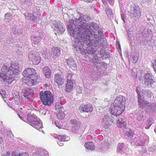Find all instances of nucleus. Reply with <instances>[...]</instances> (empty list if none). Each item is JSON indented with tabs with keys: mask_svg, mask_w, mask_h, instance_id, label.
Segmentation results:
<instances>
[{
	"mask_svg": "<svg viewBox=\"0 0 156 156\" xmlns=\"http://www.w3.org/2000/svg\"><path fill=\"white\" fill-rule=\"evenodd\" d=\"M90 18L87 15H84L80 16V18L76 19L74 21L73 20H69L67 21V25L68 30L70 32V35L72 38L80 37L83 39L86 37L87 40H88L89 36L87 34H90L88 30H86L87 23Z\"/></svg>",
	"mask_w": 156,
	"mask_h": 156,
	"instance_id": "nucleus-1",
	"label": "nucleus"
},
{
	"mask_svg": "<svg viewBox=\"0 0 156 156\" xmlns=\"http://www.w3.org/2000/svg\"><path fill=\"white\" fill-rule=\"evenodd\" d=\"M1 70L2 73H0V78L4 81L11 83L16 79L15 76L19 73L18 67L15 63L12 64L6 62L4 64Z\"/></svg>",
	"mask_w": 156,
	"mask_h": 156,
	"instance_id": "nucleus-2",
	"label": "nucleus"
},
{
	"mask_svg": "<svg viewBox=\"0 0 156 156\" xmlns=\"http://www.w3.org/2000/svg\"><path fill=\"white\" fill-rule=\"evenodd\" d=\"M87 28L86 30H88L90 31V34H92L90 35V34H87V35L89 36V37L88 40L87 41L85 37V39H86L85 43L84 44V45H85L87 44L88 42H89L90 40H91V37L94 38V37H97L98 34H100L102 35L103 33L102 32V29L101 28L99 27L98 25L96 23L94 22H90L87 23Z\"/></svg>",
	"mask_w": 156,
	"mask_h": 156,
	"instance_id": "nucleus-3",
	"label": "nucleus"
},
{
	"mask_svg": "<svg viewBox=\"0 0 156 156\" xmlns=\"http://www.w3.org/2000/svg\"><path fill=\"white\" fill-rule=\"evenodd\" d=\"M97 37H94L93 38H92L88 42L87 44L84 45L87 46V45H92L94 48L97 49L101 47H104L107 44L106 39L104 38L103 34L102 35L100 34H98Z\"/></svg>",
	"mask_w": 156,
	"mask_h": 156,
	"instance_id": "nucleus-4",
	"label": "nucleus"
},
{
	"mask_svg": "<svg viewBox=\"0 0 156 156\" xmlns=\"http://www.w3.org/2000/svg\"><path fill=\"white\" fill-rule=\"evenodd\" d=\"M72 40L74 41V46L75 47L76 51H79L83 55H87V50L85 49L87 48L88 47H91L92 48H94V47L92 45H87L85 46L84 45V44L86 43L85 38L81 39L80 37L76 38H72Z\"/></svg>",
	"mask_w": 156,
	"mask_h": 156,
	"instance_id": "nucleus-5",
	"label": "nucleus"
},
{
	"mask_svg": "<svg viewBox=\"0 0 156 156\" xmlns=\"http://www.w3.org/2000/svg\"><path fill=\"white\" fill-rule=\"evenodd\" d=\"M40 97L43 105L49 106L53 101V96L49 91H41L40 93Z\"/></svg>",
	"mask_w": 156,
	"mask_h": 156,
	"instance_id": "nucleus-6",
	"label": "nucleus"
},
{
	"mask_svg": "<svg viewBox=\"0 0 156 156\" xmlns=\"http://www.w3.org/2000/svg\"><path fill=\"white\" fill-rule=\"evenodd\" d=\"M24 15L27 20L31 23H36L40 19V12L37 9H35L33 13L26 12Z\"/></svg>",
	"mask_w": 156,
	"mask_h": 156,
	"instance_id": "nucleus-7",
	"label": "nucleus"
},
{
	"mask_svg": "<svg viewBox=\"0 0 156 156\" xmlns=\"http://www.w3.org/2000/svg\"><path fill=\"white\" fill-rule=\"evenodd\" d=\"M36 117L35 115L33 116L28 114L27 115V120L31 123L32 126L37 129H39L41 128L42 124L40 122V119Z\"/></svg>",
	"mask_w": 156,
	"mask_h": 156,
	"instance_id": "nucleus-8",
	"label": "nucleus"
},
{
	"mask_svg": "<svg viewBox=\"0 0 156 156\" xmlns=\"http://www.w3.org/2000/svg\"><path fill=\"white\" fill-rule=\"evenodd\" d=\"M51 23L52 28L57 31V33L59 34H62L65 30V28L63 27L62 23L58 20L52 21Z\"/></svg>",
	"mask_w": 156,
	"mask_h": 156,
	"instance_id": "nucleus-9",
	"label": "nucleus"
},
{
	"mask_svg": "<svg viewBox=\"0 0 156 156\" xmlns=\"http://www.w3.org/2000/svg\"><path fill=\"white\" fill-rule=\"evenodd\" d=\"M129 12L131 14V17L135 20H138L140 16V8L138 6H131Z\"/></svg>",
	"mask_w": 156,
	"mask_h": 156,
	"instance_id": "nucleus-10",
	"label": "nucleus"
},
{
	"mask_svg": "<svg viewBox=\"0 0 156 156\" xmlns=\"http://www.w3.org/2000/svg\"><path fill=\"white\" fill-rule=\"evenodd\" d=\"M29 60L34 65L38 64L40 62L41 58L39 54L35 51H31L28 55Z\"/></svg>",
	"mask_w": 156,
	"mask_h": 156,
	"instance_id": "nucleus-11",
	"label": "nucleus"
},
{
	"mask_svg": "<svg viewBox=\"0 0 156 156\" xmlns=\"http://www.w3.org/2000/svg\"><path fill=\"white\" fill-rule=\"evenodd\" d=\"M124 110V109L122 108V107H118L113 104L111 105L109 109L111 114L116 117L120 115Z\"/></svg>",
	"mask_w": 156,
	"mask_h": 156,
	"instance_id": "nucleus-12",
	"label": "nucleus"
},
{
	"mask_svg": "<svg viewBox=\"0 0 156 156\" xmlns=\"http://www.w3.org/2000/svg\"><path fill=\"white\" fill-rule=\"evenodd\" d=\"M154 77L151 73H146L143 76V81L144 84L148 86L152 87V85L155 82V81L153 79Z\"/></svg>",
	"mask_w": 156,
	"mask_h": 156,
	"instance_id": "nucleus-13",
	"label": "nucleus"
},
{
	"mask_svg": "<svg viewBox=\"0 0 156 156\" xmlns=\"http://www.w3.org/2000/svg\"><path fill=\"white\" fill-rule=\"evenodd\" d=\"M64 74L62 72L56 73L54 78V81L57 83L58 87L60 88L64 87Z\"/></svg>",
	"mask_w": 156,
	"mask_h": 156,
	"instance_id": "nucleus-14",
	"label": "nucleus"
},
{
	"mask_svg": "<svg viewBox=\"0 0 156 156\" xmlns=\"http://www.w3.org/2000/svg\"><path fill=\"white\" fill-rule=\"evenodd\" d=\"M126 100L125 97L123 96L120 95L116 98L113 104L118 106V107H122V108L125 109V103Z\"/></svg>",
	"mask_w": 156,
	"mask_h": 156,
	"instance_id": "nucleus-15",
	"label": "nucleus"
},
{
	"mask_svg": "<svg viewBox=\"0 0 156 156\" xmlns=\"http://www.w3.org/2000/svg\"><path fill=\"white\" fill-rule=\"evenodd\" d=\"M35 70L33 68H27L25 69L23 72L22 74L24 77L26 78H35Z\"/></svg>",
	"mask_w": 156,
	"mask_h": 156,
	"instance_id": "nucleus-16",
	"label": "nucleus"
},
{
	"mask_svg": "<svg viewBox=\"0 0 156 156\" xmlns=\"http://www.w3.org/2000/svg\"><path fill=\"white\" fill-rule=\"evenodd\" d=\"M24 97L27 99H30L32 97L34 92L33 90L30 88H23L21 90Z\"/></svg>",
	"mask_w": 156,
	"mask_h": 156,
	"instance_id": "nucleus-17",
	"label": "nucleus"
},
{
	"mask_svg": "<svg viewBox=\"0 0 156 156\" xmlns=\"http://www.w3.org/2000/svg\"><path fill=\"white\" fill-rule=\"evenodd\" d=\"M32 30L30 32L31 41H33V43L34 44L37 45L41 41V37L40 36L37 37L36 36V33L37 34L38 33L36 30L34 29Z\"/></svg>",
	"mask_w": 156,
	"mask_h": 156,
	"instance_id": "nucleus-18",
	"label": "nucleus"
},
{
	"mask_svg": "<svg viewBox=\"0 0 156 156\" xmlns=\"http://www.w3.org/2000/svg\"><path fill=\"white\" fill-rule=\"evenodd\" d=\"M70 122L74 125L72 127V132L73 133H76L80 128V122L75 119L71 120Z\"/></svg>",
	"mask_w": 156,
	"mask_h": 156,
	"instance_id": "nucleus-19",
	"label": "nucleus"
},
{
	"mask_svg": "<svg viewBox=\"0 0 156 156\" xmlns=\"http://www.w3.org/2000/svg\"><path fill=\"white\" fill-rule=\"evenodd\" d=\"M146 110L150 113H153L156 112V103L151 102L147 103Z\"/></svg>",
	"mask_w": 156,
	"mask_h": 156,
	"instance_id": "nucleus-20",
	"label": "nucleus"
},
{
	"mask_svg": "<svg viewBox=\"0 0 156 156\" xmlns=\"http://www.w3.org/2000/svg\"><path fill=\"white\" fill-rule=\"evenodd\" d=\"M140 90V87H137L136 89V91L138 94V98L139 105V106L142 108H143L145 106L147 107V103L144 102V100L142 99L141 97H142L141 95V93L139 91Z\"/></svg>",
	"mask_w": 156,
	"mask_h": 156,
	"instance_id": "nucleus-21",
	"label": "nucleus"
},
{
	"mask_svg": "<svg viewBox=\"0 0 156 156\" xmlns=\"http://www.w3.org/2000/svg\"><path fill=\"white\" fill-rule=\"evenodd\" d=\"M51 55L53 58H58L60 55V50L59 48L53 47L51 50Z\"/></svg>",
	"mask_w": 156,
	"mask_h": 156,
	"instance_id": "nucleus-22",
	"label": "nucleus"
},
{
	"mask_svg": "<svg viewBox=\"0 0 156 156\" xmlns=\"http://www.w3.org/2000/svg\"><path fill=\"white\" fill-rule=\"evenodd\" d=\"M42 72L46 78L49 79L51 77V71L48 66H44Z\"/></svg>",
	"mask_w": 156,
	"mask_h": 156,
	"instance_id": "nucleus-23",
	"label": "nucleus"
},
{
	"mask_svg": "<svg viewBox=\"0 0 156 156\" xmlns=\"http://www.w3.org/2000/svg\"><path fill=\"white\" fill-rule=\"evenodd\" d=\"M140 90L139 92L141 93L142 96H147V98H149L151 97L152 95V93L151 91L149 90H144L141 89L140 88Z\"/></svg>",
	"mask_w": 156,
	"mask_h": 156,
	"instance_id": "nucleus-24",
	"label": "nucleus"
},
{
	"mask_svg": "<svg viewBox=\"0 0 156 156\" xmlns=\"http://www.w3.org/2000/svg\"><path fill=\"white\" fill-rule=\"evenodd\" d=\"M80 108L81 109L83 112H90L93 110V107L90 104H87L80 107Z\"/></svg>",
	"mask_w": 156,
	"mask_h": 156,
	"instance_id": "nucleus-25",
	"label": "nucleus"
},
{
	"mask_svg": "<svg viewBox=\"0 0 156 156\" xmlns=\"http://www.w3.org/2000/svg\"><path fill=\"white\" fill-rule=\"evenodd\" d=\"M58 112L57 114V117L59 119H63L65 116V113L64 112V108L63 107H62L61 106L60 108H58Z\"/></svg>",
	"mask_w": 156,
	"mask_h": 156,
	"instance_id": "nucleus-26",
	"label": "nucleus"
},
{
	"mask_svg": "<svg viewBox=\"0 0 156 156\" xmlns=\"http://www.w3.org/2000/svg\"><path fill=\"white\" fill-rule=\"evenodd\" d=\"M73 82L71 80H67V83L65 87V90L68 92H70L73 90Z\"/></svg>",
	"mask_w": 156,
	"mask_h": 156,
	"instance_id": "nucleus-27",
	"label": "nucleus"
},
{
	"mask_svg": "<svg viewBox=\"0 0 156 156\" xmlns=\"http://www.w3.org/2000/svg\"><path fill=\"white\" fill-rule=\"evenodd\" d=\"M147 41L145 38L143 37H141L139 40H136L135 43L138 46L140 45H146L147 44Z\"/></svg>",
	"mask_w": 156,
	"mask_h": 156,
	"instance_id": "nucleus-28",
	"label": "nucleus"
},
{
	"mask_svg": "<svg viewBox=\"0 0 156 156\" xmlns=\"http://www.w3.org/2000/svg\"><path fill=\"white\" fill-rule=\"evenodd\" d=\"M12 30L13 34H14L16 37H18L22 34V30L20 29H16L15 27H13Z\"/></svg>",
	"mask_w": 156,
	"mask_h": 156,
	"instance_id": "nucleus-29",
	"label": "nucleus"
},
{
	"mask_svg": "<svg viewBox=\"0 0 156 156\" xmlns=\"http://www.w3.org/2000/svg\"><path fill=\"white\" fill-rule=\"evenodd\" d=\"M65 62L67 63V64L70 67H72L74 68L76 67V64L73 59L71 58H69L68 59L65 60Z\"/></svg>",
	"mask_w": 156,
	"mask_h": 156,
	"instance_id": "nucleus-30",
	"label": "nucleus"
},
{
	"mask_svg": "<svg viewBox=\"0 0 156 156\" xmlns=\"http://www.w3.org/2000/svg\"><path fill=\"white\" fill-rule=\"evenodd\" d=\"M151 31L149 29H144L142 32V35L145 38H147L148 37H151V36L152 33Z\"/></svg>",
	"mask_w": 156,
	"mask_h": 156,
	"instance_id": "nucleus-31",
	"label": "nucleus"
},
{
	"mask_svg": "<svg viewBox=\"0 0 156 156\" xmlns=\"http://www.w3.org/2000/svg\"><path fill=\"white\" fill-rule=\"evenodd\" d=\"M84 146L87 149L91 150H93L95 148L94 145L92 142H87L84 145Z\"/></svg>",
	"mask_w": 156,
	"mask_h": 156,
	"instance_id": "nucleus-32",
	"label": "nucleus"
},
{
	"mask_svg": "<svg viewBox=\"0 0 156 156\" xmlns=\"http://www.w3.org/2000/svg\"><path fill=\"white\" fill-rule=\"evenodd\" d=\"M112 119L109 116L106 115L104 116L102 122L103 124L108 125L109 123L110 122H111Z\"/></svg>",
	"mask_w": 156,
	"mask_h": 156,
	"instance_id": "nucleus-33",
	"label": "nucleus"
},
{
	"mask_svg": "<svg viewBox=\"0 0 156 156\" xmlns=\"http://www.w3.org/2000/svg\"><path fill=\"white\" fill-rule=\"evenodd\" d=\"M27 79L26 82H25V83L28 86H32L33 85L34 83V80H35V78H26L25 79Z\"/></svg>",
	"mask_w": 156,
	"mask_h": 156,
	"instance_id": "nucleus-34",
	"label": "nucleus"
},
{
	"mask_svg": "<svg viewBox=\"0 0 156 156\" xmlns=\"http://www.w3.org/2000/svg\"><path fill=\"white\" fill-rule=\"evenodd\" d=\"M145 140L143 139L142 137H140L139 140H138L135 143V145L136 146H143L145 144Z\"/></svg>",
	"mask_w": 156,
	"mask_h": 156,
	"instance_id": "nucleus-35",
	"label": "nucleus"
},
{
	"mask_svg": "<svg viewBox=\"0 0 156 156\" xmlns=\"http://www.w3.org/2000/svg\"><path fill=\"white\" fill-rule=\"evenodd\" d=\"M124 148V144L123 143H119L117 146V152L121 153L122 151Z\"/></svg>",
	"mask_w": 156,
	"mask_h": 156,
	"instance_id": "nucleus-36",
	"label": "nucleus"
},
{
	"mask_svg": "<svg viewBox=\"0 0 156 156\" xmlns=\"http://www.w3.org/2000/svg\"><path fill=\"white\" fill-rule=\"evenodd\" d=\"M2 131H3V133H2L4 135L5 138H6L7 139H9L11 137L10 133L6 129H2L1 130Z\"/></svg>",
	"mask_w": 156,
	"mask_h": 156,
	"instance_id": "nucleus-37",
	"label": "nucleus"
},
{
	"mask_svg": "<svg viewBox=\"0 0 156 156\" xmlns=\"http://www.w3.org/2000/svg\"><path fill=\"white\" fill-rule=\"evenodd\" d=\"M145 128L148 129L151 125L153 123V120L152 118L148 119L146 122Z\"/></svg>",
	"mask_w": 156,
	"mask_h": 156,
	"instance_id": "nucleus-38",
	"label": "nucleus"
},
{
	"mask_svg": "<svg viewBox=\"0 0 156 156\" xmlns=\"http://www.w3.org/2000/svg\"><path fill=\"white\" fill-rule=\"evenodd\" d=\"M106 14L108 16L112 17L113 14L112 9L109 7H107L105 9Z\"/></svg>",
	"mask_w": 156,
	"mask_h": 156,
	"instance_id": "nucleus-39",
	"label": "nucleus"
},
{
	"mask_svg": "<svg viewBox=\"0 0 156 156\" xmlns=\"http://www.w3.org/2000/svg\"><path fill=\"white\" fill-rule=\"evenodd\" d=\"M49 50L46 48H45L42 52L43 55H44L45 57L47 58L50 57L51 56L49 52Z\"/></svg>",
	"mask_w": 156,
	"mask_h": 156,
	"instance_id": "nucleus-40",
	"label": "nucleus"
},
{
	"mask_svg": "<svg viewBox=\"0 0 156 156\" xmlns=\"http://www.w3.org/2000/svg\"><path fill=\"white\" fill-rule=\"evenodd\" d=\"M38 152L39 154L38 156H47V154L45 153L47 152V151L44 150L38 149Z\"/></svg>",
	"mask_w": 156,
	"mask_h": 156,
	"instance_id": "nucleus-41",
	"label": "nucleus"
},
{
	"mask_svg": "<svg viewBox=\"0 0 156 156\" xmlns=\"http://www.w3.org/2000/svg\"><path fill=\"white\" fill-rule=\"evenodd\" d=\"M21 3L23 5H31V0H20Z\"/></svg>",
	"mask_w": 156,
	"mask_h": 156,
	"instance_id": "nucleus-42",
	"label": "nucleus"
},
{
	"mask_svg": "<svg viewBox=\"0 0 156 156\" xmlns=\"http://www.w3.org/2000/svg\"><path fill=\"white\" fill-rule=\"evenodd\" d=\"M12 15L11 13H7L5 14V21H8L9 20H10L12 18Z\"/></svg>",
	"mask_w": 156,
	"mask_h": 156,
	"instance_id": "nucleus-43",
	"label": "nucleus"
},
{
	"mask_svg": "<svg viewBox=\"0 0 156 156\" xmlns=\"http://www.w3.org/2000/svg\"><path fill=\"white\" fill-rule=\"evenodd\" d=\"M12 156H29V155L26 153L17 154L13 152L12 153Z\"/></svg>",
	"mask_w": 156,
	"mask_h": 156,
	"instance_id": "nucleus-44",
	"label": "nucleus"
},
{
	"mask_svg": "<svg viewBox=\"0 0 156 156\" xmlns=\"http://www.w3.org/2000/svg\"><path fill=\"white\" fill-rule=\"evenodd\" d=\"M138 59V57L137 56L134 55L132 57L131 60L133 63H136Z\"/></svg>",
	"mask_w": 156,
	"mask_h": 156,
	"instance_id": "nucleus-45",
	"label": "nucleus"
},
{
	"mask_svg": "<svg viewBox=\"0 0 156 156\" xmlns=\"http://www.w3.org/2000/svg\"><path fill=\"white\" fill-rule=\"evenodd\" d=\"M117 124L119 127L122 129L125 128L126 125H127L126 122V124L122 123H117Z\"/></svg>",
	"mask_w": 156,
	"mask_h": 156,
	"instance_id": "nucleus-46",
	"label": "nucleus"
},
{
	"mask_svg": "<svg viewBox=\"0 0 156 156\" xmlns=\"http://www.w3.org/2000/svg\"><path fill=\"white\" fill-rule=\"evenodd\" d=\"M151 66L153 67L154 71L156 73V59L153 61Z\"/></svg>",
	"mask_w": 156,
	"mask_h": 156,
	"instance_id": "nucleus-47",
	"label": "nucleus"
},
{
	"mask_svg": "<svg viewBox=\"0 0 156 156\" xmlns=\"http://www.w3.org/2000/svg\"><path fill=\"white\" fill-rule=\"evenodd\" d=\"M96 49L95 48V49L94 51L91 50H87V55L88 56V55H92L94 53V51H96Z\"/></svg>",
	"mask_w": 156,
	"mask_h": 156,
	"instance_id": "nucleus-48",
	"label": "nucleus"
},
{
	"mask_svg": "<svg viewBox=\"0 0 156 156\" xmlns=\"http://www.w3.org/2000/svg\"><path fill=\"white\" fill-rule=\"evenodd\" d=\"M156 149V145H153L151 146L148 148V151H153Z\"/></svg>",
	"mask_w": 156,
	"mask_h": 156,
	"instance_id": "nucleus-49",
	"label": "nucleus"
},
{
	"mask_svg": "<svg viewBox=\"0 0 156 156\" xmlns=\"http://www.w3.org/2000/svg\"><path fill=\"white\" fill-rule=\"evenodd\" d=\"M91 62H93L95 65H96L99 63V61L98 58H94L92 59Z\"/></svg>",
	"mask_w": 156,
	"mask_h": 156,
	"instance_id": "nucleus-50",
	"label": "nucleus"
},
{
	"mask_svg": "<svg viewBox=\"0 0 156 156\" xmlns=\"http://www.w3.org/2000/svg\"><path fill=\"white\" fill-rule=\"evenodd\" d=\"M12 95L13 96L15 97H16V98L18 99H19L20 98V97L19 95V93L18 92H16V93H13Z\"/></svg>",
	"mask_w": 156,
	"mask_h": 156,
	"instance_id": "nucleus-51",
	"label": "nucleus"
},
{
	"mask_svg": "<svg viewBox=\"0 0 156 156\" xmlns=\"http://www.w3.org/2000/svg\"><path fill=\"white\" fill-rule=\"evenodd\" d=\"M126 122L125 121V119L123 118H121L118 120L117 123H122L126 124Z\"/></svg>",
	"mask_w": 156,
	"mask_h": 156,
	"instance_id": "nucleus-52",
	"label": "nucleus"
},
{
	"mask_svg": "<svg viewBox=\"0 0 156 156\" xmlns=\"http://www.w3.org/2000/svg\"><path fill=\"white\" fill-rule=\"evenodd\" d=\"M82 88L80 87H78L76 88V92L80 94L82 93Z\"/></svg>",
	"mask_w": 156,
	"mask_h": 156,
	"instance_id": "nucleus-53",
	"label": "nucleus"
},
{
	"mask_svg": "<svg viewBox=\"0 0 156 156\" xmlns=\"http://www.w3.org/2000/svg\"><path fill=\"white\" fill-rule=\"evenodd\" d=\"M126 135L127 136L130 138H131L133 137L132 133L129 131H127L126 132Z\"/></svg>",
	"mask_w": 156,
	"mask_h": 156,
	"instance_id": "nucleus-54",
	"label": "nucleus"
},
{
	"mask_svg": "<svg viewBox=\"0 0 156 156\" xmlns=\"http://www.w3.org/2000/svg\"><path fill=\"white\" fill-rule=\"evenodd\" d=\"M143 113H144V112H141V113H140V114L137 116L138 117L139 119H142L144 117Z\"/></svg>",
	"mask_w": 156,
	"mask_h": 156,
	"instance_id": "nucleus-55",
	"label": "nucleus"
},
{
	"mask_svg": "<svg viewBox=\"0 0 156 156\" xmlns=\"http://www.w3.org/2000/svg\"><path fill=\"white\" fill-rule=\"evenodd\" d=\"M67 137H68V136H62V139H61V141L64 142L68 141V140H66L67 139Z\"/></svg>",
	"mask_w": 156,
	"mask_h": 156,
	"instance_id": "nucleus-56",
	"label": "nucleus"
},
{
	"mask_svg": "<svg viewBox=\"0 0 156 156\" xmlns=\"http://www.w3.org/2000/svg\"><path fill=\"white\" fill-rule=\"evenodd\" d=\"M12 42V40L11 38H9L6 41V45L9 44Z\"/></svg>",
	"mask_w": 156,
	"mask_h": 156,
	"instance_id": "nucleus-57",
	"label": "nucleus"
},
{
	"mask_svg": "<svg viewBox=\"0 0 156 156\" xmlns=\"http://www.w3.org/2000/svg\"><path fill=\"white\" fill-rule=\"evenodd\" d=\"M10 153L9 151L6 152L2 154V156H10Z\"/></svg>",
	"mask_w": 156,
	"mask_h": 156,
	"instance_id": "nucleus-58",
	"label": "nucleus"
},
{
	"mask_svg": "<svg viewBox=\"0 0 156 156\" xmlns=\"http://www.w3.org/2000/svg\"><path fill=\"white\" fill-rule=\"evenodd\" d=\"M0 93L3 97H5L6 93L5 91L2 90L1 91Z\"/></svg>",
	"mask_w": 156,
	"mask_h": 156,
	"instance_id": "nucleus-59",
	"label": "nucleus"
},
{
	"mask_svg": "<svg viewBox=\"0 0 156 156\" xmlns=\"http://www.w3.org/2000/svg\"><path fill=\"white\" fill-rule=\"evenodd\" d=\"M146 2L149 4H151L153 2V0H145Z\"/></svg>",
	"mask_w": 156,
	"mask_h": 156,
	"instance_id": "nucleus-60",
	"label": "nucleus"
},
{
	"mask_svg": "<svg viewBox=\"0 0 156 156\" xmlns=\"http://www.w3.org/2000/svg\"><path fill=\"white\" fill-rule=\"evenodd\" d=\"M56 137L60 141H61V139H62V136L56 135Z\"/></svg>",
	"mask_w": 156,
	"mask_h": 156,
	"instance_id": "nucleus-61",
	"label": "nucleus"
},
{
	"mask_svg": "<svg viewBox=\"0 0 156 156\" xmlns=\"http://www.w3.org/2000/svg\"><path fill=\"white\" fill-rule=\"evenodd\" d=\"M38 150L36 152H34L33 153V156H38Z\"/></svg>",
	"mask_w": 156,
	"mask_h": 156,
	"instance_id": "nucleus-62",
	"label": "nucleus"
},
{
	"mask_svg": "<svg viewBox=\"0 0 156 156\" xmlns=\"http://www.w3.org/2000/svg\"><path fill=\"white\" fill-rule=\"evenodd\" d=\"M109 2V3L111 5H112L114 4L113 3V0H108Z\"/></svg>",
	"mask_w": 156,
	"mask_h": 156,
	"instance_id": "nucleus-63",
	"label": "nucleus"
},
{
	"mask_svg": "<svg viewBox=\"0 0 156 156\" xmlns=\"http://www.w3.org/2000/svg\"><path fill=\"white\" fill-rule=\"evenodd\" d=\"M55 123L56 126L58 127L59 128H61V127H60V126L59 123L56 122H55Z\"/></svg>",
	"mask_w": 156,
	"mask_h": 156,
	"instance_id": "nucleus-64",
	"label": "nucleus"
}]
</instances>
